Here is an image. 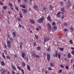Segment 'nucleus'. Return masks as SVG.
Returning <instances> with one entry per match:
<instances>
[{"mask_svg": "<svg viewBox=\"0 0 74 74\" xmlns=\"http://www.w3.org/2000/svg\"><path fill=\"white\" fill-rule=\"evenodd\" d=\"M47 19L49 21V22H52V20H51V16H48L47 17Z\"/></svg>", "mask_w": 74, "mask_h": 74, "instance_id": "4", "label": "nucleus"}, {"mask_svg": "<svg viewBox=\"0 0 74 74\" xmlns=\"http://www.w3.org/2000/svg\"><path fill=\"white\" fill-rule=\"evenodd\" d=\"M2 56L3 59H5V56L4 55V53L3 52L2 53Z\"/></svg>", "mask_w": 74, "mask_h": 74, "instance_id": "15", "label": "nucleus"}, {"mask_svg": "<svg viewBox=\"0 0 74 74\" xmlns=\"http://www.w3.org/2000/svg\"><path fill=\"white\" fill-rule=\"evenodd\" d=\"M21 55H22V58H25V56H26V53L23 51H22Z\"/></svg>", "mask_w": 74, "mask_h": 74, "instance_id": "3", "label": "nucleus"}, {"mask_svg": "<svg viewBox=\"0 0 74 74\" xmlns=\"http://www.w3.org/2000/svg\"><path fill=\"white\" fill-rule=\"evenodd\" d=\"M12 35L14 37H16V33L15 32H13L12 33Z\"/></svg>", "mask_w": 74, "mask_h": 74, "instance_id": "21", "label": "nucleus"}, {"mask_svg": "<svg viewBox=\"0 0 74 74\" xmlns=\"http://www.w3.org/2000/svg\"><path fill=\"white\" fill-rule=\"evenodd\" d=\"M64 31V32H67V29H65Z\"/></svg>", "mask_w": 74, "mask_h": 74, "instance_id": "60", "label": "nucleus"}, {"mask_svg": "<svg viewBox=\"0 0 74 74\" xmlns=\"http://www.w3.org/2000/svg\"><path fill=\"white\" fill-rule=\"evenodd\" d=\"M36 43H34V47H35V46H36Z\"/></svg>", "mask_w": 74, "mask_h": 74, "instance_id": "61", "label": "nucleus"}, {"mask_svg": "<svg viewBox=\"0 0 74 74\" xmlns=\"http://www.w3.org/2000/svg\"><path fill=\"white\" fill-rule=\"evenodd\" d=\"M50 66L51 67H54V64L53 62H51L50 64Z\"/></svg>", "mask_w": 74, "mask_h": 74, "instance_id": "13", "label": "nucleus"}, {"mask_svg": "<svg viewBox=\"0 0 74 74\" xmlns=\"http://www.w3.org/2000/svg\"><path fill=\"white\" fill-rule=\"evenodd\" d=\"M64 8H61V10L63 12H65V11H64Z\"/></svg>", "mask_w": 74, "mask_h": 74, "instance_id": "23", "label": "nucleus"}, {"mask_svg": "<svg viewBox=\"0 0 74 74\" xmlns=\"http://www.w3.org/2000/svg\"><path fill=\"white\" fill-rule=\"evenodd\" d=\"M45 74H47V70H45Z\"/></svg>", "mask_w": 74, "mask_h": 74, "instance_id": "63", "label": "nucleus"}, {"mask_svg": "<svg viewBox=\"0 0 74 74\" xmlns=\"http://www.w3.org/2000/svg\"><path fill=\"white\" fill-rule=\"evenodd\" d=\"M72 31H74V28L72 27H70L69 28Z\"/></svg>", "mask_w": 74, "mask_h": 74, "instance_id": "27", "label": "nucleus"}, {"mask_svg": "<svg viewBox=\"0 0 74 74\" xmlns=\"http://www.w3.org/2000/svg\"><path fill=\"white\" fill-rule=\"evenodd\" d=\"M60 4L61 6H64V3H63V2L62 1H60Z\"/></svg>", "mask_w": 74, "mask_h": 74, "instance_id": "14", "label": "nucleus"}, {"mask_svg": "<svg viewBox=\"0 0 74 74\" xmlns=\"http://www.w3.org/2000/svg\"><path fill=\"white\" fill-rule=\"evenodd\" d=\"M21 7L22 8H25V5H23L21 4L20 5Z\"/></svg>", "mask_w": 74, "mask_h": 74, "instance_id": "22", "label": "nucleus"}, {"mask_svg": "<svg viewBox=\"0 0 74 74\" xmlns=\"http://www.w3.org/2000/svg\"><path fill=\"white\" fill-rule=\"evenodd\" d=\"M15 8L17 11H18L19 10L18 9V6H15Z\"/></svg>", "mask_w": 74, "mask_h": 74, "instance_id": "38", "label": "nucleus"}, {"mask_svg": "<svg viewBox=\"0 0 74 74\" xmlns=\"http://www.w3.org/2000/svg\"><path fill=\"white\" fill-rule=\"evenodd\" d=\"M58 58L60 59V57H61V55L60 54V53H58Z\"/></svg>", "mask_w": 74, "mask_h": 74, "instance_id": "41", "label": "nucleus"}, {"mask_svg": "<svg viewBox=\"0 0 74 74\" xmlns=\"http://www.w3.org/2000/svg\"><path fill=\"white\" fill-rule=\"evenodd\" d=\"M5 48H6V49H7V45H5V46H4Z\"/></svg>", "mask_w": 74, "mask_h": 74, "instance_id": "58", "label": "nucleus"}, {"mask_svg": "<svg viewBox=\"0 0 74 74\" xmlns=\"http://www.w3.org/2000/svg\"><path fill=\"white\" fill-rule=\"evenodd\" d=\"M49 6L50 7L49 8H50V10H51L52 11V10H53V7H52V5H49Z\"/></svg>", "mask_w": 74, "mask_h": 74, "instance_id": "9", "label": "nucleus"}, {"mask_svg": "<svg viewBox=\"0 0 74 74\" xmlns=\"http://www.w3.org/2000/svg\"><path fill=\"white\" fill-rule=\"evenodd\" d=\"M21 10L23 11L24 13H27V10L26 9H23V8L21 9Z\"/></svg>", "mask_w": 74, "mask_h": 74, "instance_id": "6", "label": "nucleus"}, {"mask_svg": "<svg viewBox=\"0 0 74 74\" xmlns=\"http://www.w3.org/2000/svg\"><path fill=\"white\" fill-rule=\"evenodd\" d=\"M27 69L28 70L30 71V67L29 65H27Z\"/></svg>", "mask_w": 74, "mask_h": 74, "instance_id": "18", "label": "nucleus"}, {"mask_svg": "<svg viewBox=\"0 0 74 74\" xmlns=\"http://www.w3.org/2000/svg\"><path fill=\"white\" fill-rule=\"evenodd\" d=\"M46 9H47V8L45 7H44L43 8V10L44 11H45V10Z\"/></svg>", "mask_w": 74, "mask_h": 74, "instance_id": "43", "label": "nucleus"}, {"mask_svg": "<svg viewBox=\"0 0 74 74\" xmlns=\"http://www.w3.org/2000/svg\"><path fill=\"white\" fill-rule=\"evenodd\" d=\"M65 69L66 70H68L69 69V66H65Z\"/></svg>", "mask_w": 74, "mask_h": 74, "instance_id": "40", "label": "nucleus"}, {"mask_svg": "<svg viewBox=\"0 0 74 74\" xmlns=\"http://www.w3.org/2000/svg\"><path fill=\"white\" fill-rule=\"evenodd\" d=\"M64 16H63H63H62L61 18L62 19H64Z\"/></svg>", "mask_w": 74, "mask_h": 74, "instance_id": "49", "label": "nucleus"}, {"mask_svg": "<svg viewBox=\"0 0 74 74\" xmlns=\"http://www.w3.org/2000/svg\"><path fill=\"white\" fill-rule=\"evenodd\" d=\"M11 67H12V69L13 70H16V67H15V66L14 65H12L11 66Z\"/></svg>", "mask_w": 74, "mask_h": 74, "instance_id": "10", "label": "nucleus"}, {"mask_svg": "<svg viewBox=\"0 0 74 74\" xmlns=\"http://www.w3.org/2000/svg\"><path fill=\"white\" fill-rule=\"evenodd\" d=\"M27 0H24L25 3H27Z\"/></svg>", "mask_w": 74, "mask_h": 74, "instance_id": "47", "label": "nucleus"}, {"mask_svg": "<svg viewBox=\"0 0 74 74\" xmlns=\"http://www.w3.org/2000/svg\"><path fill=\"white\" fill-rule=\"evenodd\" d=\"M7 44H10L11 43V41L10 40H8L7 41Z\"/></svg>", "mask_w": 74, "mask_h": 74, "instance_id": "25", "label": "nucleus"}, {"mask_svg": "<svg viewBox=\"0 0 74 74\" xmlns=\"http://www.w3.org/2000/svg\"><path fill=\"white\" fill-rule=\"evenodd\" d=\"M35 38H36V40H38V36L37 35H36V34L35 35Z\"/></svg>", "mask_w": 74, "mask_h": 74, "instance_id": "37", "label": "nucleus"}, {"mask_svg": "<svg viewBox=\"0 0 74 74\" xmlns=\"http://www.w3.org/2000/svg\"><path fill=\"white\" fill-rule=\"evenodd\" d=\"M72 57V56H71V54H70V53H69L68 54L67 58H71Z\"/></svg>", "mask_w": 74, "mask_h": 74, "instance_id": "8", "label": "nucleus"}, {"mask_svg": "<svg viewBox=\"0 0 74 74\" xmlns=\"http://www.w3.org/2000/svg\"><path fill=\"white\" fill-rule=\"evenodd\" d=\"M64 25L65 27H66V26H68V24H67L66 23H64Z\"/></svg>", "mask_w": 74, "mask_h": 74, "instance_id": "31", "label": "nucleus"}, {"mask_svg": "<svg viewBox=\"0 0 74 74\" xmlns=\"http://www.w3.org/2000/svg\"><path fill=\"white\" fill-rule=\"evenodd\" d=\"M60 67L61 68H64V67L63 66V65H60Z\"/></svg>", "mask_w": 74, "mask_h": 74, "instance_id": "57", "label": "nucleus"}, {"mask_svg": "<svg viewBox=\"0 0 74 74\" xmlns=\"http://www.w3.org/2000/svg\"><path fill=\"white\" fill-rule=\"evenodd\" d=\"M1 65L2 66H4L5 65V64L4 63V62H3V61H2L1 62Z\"/></svg>", "mask_w": 74, "mask_h": 74, "instance_id": "24", "label": "nucleus"}, {"mask_svg": "<svg viewBox=\"0 0 74 74\" xmlns=\"http://www.w3.org/2000/svg\"><path fill=\"white\" fill-rule=\"evenodd\" d=\"M4 52H5V54H7V50H4Z\"/></svg>", "mask_w": 74, "mask_h": 74, "instance_id": "45", "label": "nucleus"}, {"mask_svg": "<svg viewBox=\"0 0 74 74\" xmlns=\"http://www.w3.org/2000/svg\"><path fill=\"white\" fill-rule=\"evenodd\" d=\"M62 71V69H60L59 71V73H60Z\"/></svg>", "mask_w": 74, "mask_h": 74, "instance_id": "51", "label": "nucleus"}, {"mask_svg": "<svg viewBox=\"0 0 74 74\" xmlns=\"http://www.w3.org/2000/svg\"><path fill=\"white\" fill-rule=\"evenodd\" d=\"M55 56L56 57H58V52H56L55 53Z\"/></svg>", "mask_w": 74, "mask_h": 74, "instance_id": "33", "label": "nucleus"}, {"mask_svg": "<svg viewBox=\"0 0 74 74\" xmlns=\"http://www.w3.org/2000/svg\"><path fill=\"white\" fill-rule=\"evenodd\" d=\"M17 67L18 69H19V70H21V68H20V67H19V66H17Z\"/></svg>", "mask_w": 74, "mask_h": 74, "instance_id": "50", "label": "nucleus"}, {"mask_svg": "<svg viewBox=\"0 0 74 74\" xmlns=\"http://www.w3.org/2000/svg\"><path fill=\"white\" fill-rule=\"evenodd\" d=\"M48 70H50L51 71H52V68H51V67H49L48 68Z\"/></svg>", "mask_w": 74, "mask_h": 74, "instance_id": "35", "label": "nucleus"}, {"mask_svg": "<svg viewBox=\"0 0 74 74\" xmlns=\"http://www.w3.org/2000/svg\"><path fill=\"white\" fill-rule=\"evenodd\" d=\"M47 41H49V38H47Z\"/></svg>", "mask_w": 74, "mask_h": 74, "instance_id": "62", "label": "nucleus"}, {"mask_svg": "<svg viewBox=\"0 0 74 74\" xmlns=\"http://www.w3.org/2000/svg\"><path fill=\"white\" fill-rule=\"evenodd\" d=\"M61 14V12H59L58 13H57L58 15H60Z\"/></svg>", "mask_w": 74, "mask_h": 74, "instance_id": "53", "label": "nucleus"}, {"mask_svg": "<svg viewBox=\"0 0 74 74\" xmlns=\"http://www.w3.org/2000/svg\"><path fill=\"white\" fill-rule=\"evenodd\" d=\"M21 71L22 72V73L23 74H24V72H23L24 71V70L23 69H21Z\"/></svg>", "mask_w": 74, "mask_h": 74, "instance_id": "48", "label": "nucleus"}, {"mask_svg": "<svg viewBox=\"0 0 74 74\" xmlns=\"http://www.w3.org/2000/svg\"><path fill=\"white\" fill-rule=\"evenodd\" d=\"M69 42H70V43H71V44H72L73 43V40H70L69 41Z\"/></svg>", "mask_w": 74, "mask_h": 74, "instance_id": "44", "label": "nucleus"}, {"mask_svg": "<svg viewBox=\"0 0 74 74\" xmlns=\"http://www.w3.org/2000/svg\"><path fill=\"white\" fill-rule=\"evenodd\" d=\"M47 26L49 29L50 30L51 29L52 27H51V24H47Z\"/></svg>", "mask_w": 74, "mask_h": 74, "instance_id": "7", "label": "nucleus"}, {"mask_svg": "<svg viewBox=\"0 0 74 74\" xmlns=\"http://www.w3.org/2000/svg\"><path fill=\"white\" fill-rule=\"evenodd\" d=\"M12 74H15V72L14 71H12Z\"/></svg>", "mask_w": 74, "mask_h": 74, "instance_id": "54", "label": "nucleus"}, {"mask_svg": "<svg viewBox=\"0 0 74 74\" xmlns=\"http://www.w3.org/2000/svg\"><path fill=\"white\" fill-rule=\"evenodd\" d=\"M50 59H51V55H49V53H47V60L48 62H49V60H50Z\"/></svg>", "mask_w": 74, "mask_h": 74, "instance_id": "2", "label": "nucleus"}, {"mask_svg": "<svg viewBox=\"0 0 74 74\" xmlns=\"http://www.w3.org/2000/svg\"><path fill=\"white\" fill-rule=\"evenodd\" d=\"M29 21L32 24H34L35 23V21L33 19H31L29 20Z\"/></svg>", "mask_w": 74, "mask_h": 74, "instance_id": "5", "label": "nucleus"}, {"mask_svg": "<svg viewBox=\"0 0 74 74\" xmlns=\"http://www.w3.org/2000/svg\"><path fill=\"white\" fill-rule=\"evenodd\" d=\"M38 8V6H37V5H35L34 6V9H35V10L37 9Z\"/></svg>", "mask_w": 74, "mask_h": 74, "instance_id": "17", "label": "nucleus"}, {"mask_svg": "<svg viewBox=\"0 0 74 74\" xmlns=\"http://www.w3.org/2000/svg\"><path fill=\"white\" fill-rule=\"evenodd\" d=\"M6 58L8 59H11V57H10L9 55H7V56H6Z\"/></svg>", "mask_w": 74, "mask_h": 74, "instance_id": "26", "label": "nucleus"}, {"mask_svg": "<svg viewBox=\"0 0 74 74\" xmlns=\"http://www.w3.org/2000/svg\"><path fill=\"white\" fill-rule=\"evenodd\" d=\"M37 51H40L41 50V47L40 46H38L37 47Z\"/></svg>", "mask_w": 74, "mask_h": 74, "instance_id": "20", "label": "nucleus"}, {"mask_svg": "<svg viewBox=\"0 0 74 74\" xmlns=\"http://www.w3.org/2000/svg\"><path fill=\"white\" fill-rule=\"evenodd\" d=\"M36 58H40V56L38 55H36L35 56Z\"/></svg>", "mask_w": 74, "mask_h": 74, "instance_id": "39", "label": "nucleus"}, {"mask_svg": "<svg viewBox=\"0 0 74 74\" xmlns=\"http://www.w3.org/2000/svg\"><path fill=\"white\" fill-rule=\"evenodd\" d=\"M44 20V17L42 16V17L40 18L39 19H38L37 21V22L38 23H42V22H43V21Z\"/></svg>", "mask_w": 74, "mask_h": 74, "instance_id": "1", "label": "nucleus"}, {"mask_svg": "<svg viewBox=\"0 0 74 74\" xmlns=\"http://www.w3.org/2000/svg\"><path fill=\"white\" fill-rule=\"evenodd\" d=\"M14 39H12V38H11L10 39V40H11V41H12V42L13 41H14Z\"/></svg>", "mask_w": 74, "mask_h": 74, "instance_id": "55", "label": "nucleus"}, {"mask_svg": "<svg viewBox=\"0 0 74 74\" xmlns=\"http://www.w3.org/2000/svg\"><path fill=\"white\" fill-rule=\"evenodd\" d=\"M7 45L8 48H11V45L7 44Z\"/></svg>", "mask_w": 74, "mask_h": 74, "instance_id": "32", "label": "nucleus"}, {"mask_svg": "<svg viewBox=\"0 0 74 74\" xmlns=\"http://www.w3.org/2000/svg\"><path fill=\"white\" fill-rule=\"evenodd\" d=\"M7 74H10V72L9 71L7 72Z\"/></svg>", "mask_w": 74, "mask_h": 74, "instance_id": "64", "label": "nucleus"}, {"mask_svg": "<svg viewBox=\"0 0 74 74\" xmlns=\"http://www.w3.org/2000/svg\"><path fill=\"white\" fill-rule=\"evenodd\" d=\"M2 14H4V10H2Z\"/></svg>", "mask_w": 74, "mask_h": 74, "instance_id": "59", "label": "nucleus"}, {"mask_svg": "<svg viewBox=\"0 0 74 74\" xmlns=\"http://www.w3.org/2000/svg\"><path fill=\"white\" fill-rule=\"evenodd\" d=\"M52 25H56V24L55 23V22H53L52 23Z\"/></svg>", "mask_w": 74, "mask_h": 74, "instance_id": "46", "label": "nucleus"}, {"mask_svg": "<svg viewBox=\"0 0 74 74\" xmlns=\"http://www.w3.org/2000/svg\"><path fill=\"white\" fill-rule=\"evenodd\" d=\"M7 8V6H3V9H4V10H6Z\"/></svg>", "mask_w": 74, "mask_h": 74, "instance_id": "28", "label": "nucleus"}, {"mask_svg": "<svg viewBox=\"0 0 74 74\" xmlns=\"http://www.w3.org/2000/svg\"><path fill=\"white\" fill-rule=\"evenodd\" d=\"M47 37H45L44 38V43L45 44V42H47Z\"/></svg>", "mask_w": 74, "mask_h": 74, "instance_id": "12", "label": "nucleus"}, {"mask_svg": "<svg viewBox=\"0 0 74 74\" xmlns=\"http://www.w3.org/2000/svg\"><path fill=\"white\" fill-rule=\"evenodd\" d=\"M59 49L61 51H62L63 50H64V49L63 48H60Z\"/></svg>", "mask_w": 74, "mask_h": 74, "instance_id": "34", "label": "nucleus"}, {"mask_svg": "<svg viewBox=\"0 0 74 74\" xmlns=\"http://www.w3.org/2000/svg\"><path fill=\"white\" fill-rule=\"evenodd\" d=\"M71 53H72V55H74V51L73 50L71 52Z\"/></svg>", "mask_w": 74, "mask_h": 74, "instance_id": "42", "label": "nucleus"}, {"mask_svg": "<svg viewBox=\"0 0 74 74\" xmlns=\"http://www.w3.org/2000/svg\"><path fill=\"white\" fill-rule=\"evenodd\" d=\"M19 15L20 16V17L21 18H22V17H23V16H22V14H21V13H19Z\"/></svg>", "mask_w": 74, "mask_h": 74, "instance_id": "29", "label": "nucleus"}, {"mask_svg": "<svg viewBox=\"0 0 74 74\" xmlns=\"http://www.w3.org/2000/svg\"><path fill=\"white\" fill-rule=\"evenodd\" d=\"M68 6L69 7H70V6H71V3L69 2V3L68 4Z\"/></svg>", "mask_w": 74, "mask_h": 74, "instance_id": "30", "label": "nucleus"}, {"mask_svg": "<svg viewBox=\"0 0 74 74\" xmlns=\"http://www.w3.org/2000/svg\"><path fill=\"white\" fill-rule=\"evenodd\" d=\"M51 51V48L50 47H49L48 48V49H47V52H50Z\"/></svg>", "mask_w": 74, "mask_h": 74, "instance_id": "16", "label": "nucleus"}, {"mask_svg": "<svg viewBox=\"0 0 74 74\" xmlns=\"http://www.w3.org/2000/svg\"><path fill=\"white\" fill-rule=\"evenodd\" d=\"M22 64L23 65V67H25V66H26V64L24 62H23L22 63Z\"/></svg>", "mask_w": 74, "mask_h": 74, "instance_id": "19", "label": "nucleus"}, {"mask_svg": "<svg viewBox=\"0 0 74 74\" xmlns=\"http://www.w3.org/2000/svg\"><path fill=\"white\" fill-rule=\"evenodd\" d=\"M17 19L18 21H21V19L19 17H17Z\"/></svg>", "mask_w": 74, "mask_h": 74, "instance_id": "36", "label": "nucleus"}, {"mask_svg": "<svg viewBox=\"0 0 74 74\" xmlns=\"http://www.w3.org/2000/svg\"><path fill=\"white\" fill-rule=\"evenodd\" d=\"M9 5H10L11 6V7H12L13 6V5H12L11 3H9Z\"/></svg>", "mask_w": 74, "mask_h": 74, "instance_id": "56", "label": "nucleus"}, {"mask_svg": "<svg viewBox=\"0 0 74 74\" xmlns=\"http://www.w3.org/2000/svg\"><path fill=\"white\" fill-rule=\"evenodd\" d=\"M18 27H22V25H21L20 24H19Z\"/></svg>", "mask_w": 74, "mask_h": 74, "instance_id": "52", "label": "nucleus"}, {"mask_svg": "<svg viewBox=\"0 0 74 74\" xmlns=\"http://www.w3.org/2000/svg\"><path fill=\"white\" fill-rule=\"evenodd\" d=\"M56 29V26H55L52 27V29L53 30H55Z\"/></svg>", "mask_w": 74, "mask_h": 74, "instance_id": "11", "label": "nucleus"}]
</instances>
